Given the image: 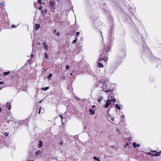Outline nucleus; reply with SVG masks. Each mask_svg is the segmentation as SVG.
I'll return each mask as SVG.
<instances>
[{
    "label": "nucleus",
    "instance_id": "17",
    "mask_svg": "<svg viewBox=\"0 0 161 161\" xmlns=\"http://www.w3.org/2000/svg\"><path fill=\"white\" fill-rule=\"evenodd\" d=\"M59 117L61 119V121H62V124L63 125H64V122H63V116H62V115L61 114H60L59 115Z\"/></svg>",
    "mask_w": 161,
    "mask_h": 161
},
{
    "label": "nucleus",
    "instance_id": "26",
    "mask_svg": "<svg viewBox=\"0 0 161 161\" xmlns=\"http://www.w3.org/2000/svg\"><path fill=\"white\" fill-rule=\"evenodd\" d=\"M4 135L6 136H7L8 135V133H7L6 132H5L3 134Z\"/></svg>",
    "mask_w": 161,
    "mask_h": 161
},
{
    "label": "nucleus",
    "instance_id": "2",
    "mask_svg": "<svg viewBox=\"0 0 161 161\" xmlns=\"http://www.w3.org/2000/svg\"><path fill=\"white\" fill-rule=\"evenodd\" d=\"M161 153V151L158 152H157L156 151L152 150L150 153L149 154L153 156H160Z\"/></svg>",
    "mask_w": 161,
    "mask_h": 161
},
{
    "label": "nucleus",
    "instance_id": "18",
    "mask_svg": "<svg viewBox=\"0 0 161 161\" xmlns=\"http://www.w3.org/2000/svg\"><path fill=\"white\" fill-rule=\"evenodd\" d=\"M52 73H50L49 74V75L47 76V78L49 79V80H50L51 79V77L52 76Z\"/></svg>",
    "mask_w": 161,
    "mask_h": 161
},
{
    "label": "nucleus",
    "instance_id": "20",
    "mask_svg": "<svg viewBox=\"0 0 161 161\" xmlns=\"http://www.w3.org/2000/svg\"><path fill=\"white\" fill-rule=\"evenodd\" d=\"M44 57H45V58L48 59V55H47V53H44Z\"/></svg>",
    "mask_w": 161,
    "mask_h": 161
},
{
    "label": "nucleus",
    "instance_id": "36",
    "mask_svg": "<svg viewBox=\"0 0 161 161\" xmlns=\"http://www.w3.org/2000/svg\"><path fill=\"white\" fill-rule=\"evenodd\" d=\"M97 161H100V160L99 159Z\"/></svg>",
    "mask_w": 161,
    "mask_h": 161
},
{
    "label": "nucleus",
    "instance_id": "37",
    "mask_svg": "<svg viewBox=\"0 0 161 161\" xmlns=\"http://www.w3.org/2000/svg\"><path fill=\"white\" fill-rule=\"evenodd\" d=\"M126 145H128V143H126Z\"/></svg>",
    "mask_w": 161,
    "mask_h": 161
},
{
    "label": "nucleus",
    "instance_id": "7",
    "mask_svg": "<svg viewBox=\"0 0 161 161\" xmlns=\"http://www.w3.org/2000/svg\"><path fill=\"white\" fill-rule=\"evenodd\" d=\"M6 106L8 108V109L10 110L11 107V104L10 103L8 102L6 104Z\"/></svg>",
    "mask_w": 161,
    "mask_h": 161
},
{
    "label": "nucleus",
    "instance_id": "25",
    "mask_svg": "<svg viewBox=\"0 0 161 161\" xmlns=\"http://www.w3.org/2000/svg\"><path fill=\"white\" fill-rule=\"evenodd\" d=\"M38 2L40 5L42 3L41 0H38Z\"/></svg>",
    "mask_w": 161,
    "mask_h": 161
},
{
    "label": "nucleus",
    "instance_id": "31",
    "mask_svg": "<svg viewBox=\"0 0 161 161\" xmlns=\"http://www.w3.org/2000/svg\"><path fill=\"white\" fill-rule=\"evenodd\" d=\"M38 9L39 10H41L42 9L41 6L40 5V7L38 8Z\"/></svg>",
    "mask_w": 161,
    "mask_h": 161
},
{
    "label": "nucleus",
    "instance_id": "35",
    "mask_svg": "<svg viewBox=\"0 0 161 161\" xmlns=\"http://www.w3.org/2000/svg\"><path fill=\"white\" fill-rule=\"evenodd\" d=\"M54 31V32H56V30H55Z\"/></svg>",
    "mask_w": 161,
    "mask_h": 161
},
{
    "label": "nucleus",
    "instance_id": "15",
    "mask_svg": "<svg viewBox=\"0 0 161 161\" xmlns=\"http://www.w3.org/2000/svg\"><path fill=\"white\" fill-rule=\"evenodd\" d=\"M49 89V86H47L45 87H42V90L43 91H46L47 90Z\"/></svg>",
    "mask_w": 161,
    "mask_h": 161
},
{
    "label": "nucleus",
    "instance_id": "21",
    "mask_svg": "<svg viewBox=\"0 0 161 161\" xmlns=\"http://www.w3.org/2000/svg\"><path fill=\"white\" fill-rule=\"evenodd\" d=\"M65 68H66V69L67 70H68L70 68V66L69 65H66L65 66Z\"/></svg>",
    "mask_w": 161,
    "mask_h": 161
},
{
    "label": "nucleus",
    "instance_id": "5",
    "mask_svg": "<svg viewBox=\"0 0 161 161\" xmlns=\"http://www.w3.org/2000/svg\"><path fill=\"white\" fill-rule=\"evenodd\" d=\"M110 103L111 100L109 99L107 100L105 105V107L106 108H107L110 105Z\"/></svg>",
    "mask_w": 161,
    "mask_h": 161
},
{
    "label": "nucleus",
    "instance_id": "16",
    "mask_svg": "<svg viewBox=\"0 0 161 161\" xmlns=\"http://www.w3.org/2000/svg\"><path fill=\"white\" fill-rule=\"evenodd\" d=\"M115 108L118 109H119V110H120L121 109V108L120 107V106H119V105L118 104H116L115 105Z\"/></svg>",
    "mask_w": 161,
    "mask_h": 161
},
{
    "label": "nucleus",
    "instance_id": "4",
    "mask_svg": "<svg viewBox=\"0 0 161 161\" xmlns=\"http://www.w3.org/2000/svg\"><path fill=\"white\" fill-rule=\"evenodd\" d=\"M102 87L103 88V91L107 93H108V92H110L111 91L110 89H108V88H107V86H106L105 84L102 85Z\"/></svg>",
    "mask_w": 161,
    "mask_h": 161
},
{
    "label": "nucleus",
    "instance_id": "10",
    "mask_svg": "<svg viewBox=\"0 0 161 161\" xmlns=\"http://www.w3.org/2000/svg\"><path fill=\"white\" fill-rule=\"evenodd\" d=\"M43 44L44 46V48L46 50H48V46L46 44V42H45L44 43H43Z\"/></svg>",
    "mask_w": 161,
    "mask_h": 161
},
{
    "label": "nucleus",
    "instance_id": "29",
    "mask_svg": "<svg viewBox=\"0 0 161 161\" xmlns=\"http://www.w3.org/2000/svg\"><path fill=\"white\" fill-rule=\"evenodd\" d=\"M57 35L58 36H60V34L59 32H57Z\"/></svg>",
    "mask_w": 161,
    "mask_h": 161
},
{
    "label": "nucleus",
    "instance_id": "12",
    "mask_svg": "<svg viewBox=\"0 0 161 161\" xmlns=\"http://www.w3.org/2000/svg\"><path fill=\"white\" fill-rule=\"evenodd\" d=\"M39 143L38 145L39 146V147L40 148H41L42 146L43 143H42V142L41 140H40L39 141Z\"/></svg>",
    "mask_w": 161,
    "mask_h": 161
},
{
    "label": "nucleus",
    "instance_id": "3",
    "mask_svg": "<svg viewBox=\"0 0 161 161\" xmlns=\"http://www.w3.org/2000/svg\"><path fill=\"white\" fill-rule=\"evenodd\" d=\"M56 3L54 1H49V5L51 9H55Z\"/></svg>",
    "mask_w": 161,
    "mask_h": 161
},
{
    "label": "nucleus",
    "instance_id": "9",
    "mask_svg": "<svg viewBox=\"0 0 161 161\" xmlns=\"http://www.w3.org/2000/svg\"><path fill=\"white\" fill-rule=\"evenodd\" d=\"M99 82L100 83H101L102 84V85L105 84V81L104 79H101L99 80Z\"/></svg>",
    "mask_w": 161,
    "mask_h": 161
},
{
    "label": "nucleus",
    "instance_id": "30",
    "mask_svg": "<svg viewBox=\"0 0 161 161\" xmlns=\"http://www.w3.org/2000/svg\"><path fill=\"white\" fill-rule=\"evenodd\" d=\"M41 108V107H40V108L39 110V111H38V113L39 114H40V113Z\"/></svg>",
    "mask_w": 161,
    "mask_h": 161
},
{
    "label": "nucleus",
    "instance_id": "13",
    "mask_svg": "<svg viewBox=\"0 0 161 161\" xmlns=\"http://www.w3.org/2000/svg\"><path fill=\"white\" fill-rule=\"evenodd\" d=\"M103 97L100 96L99 97H98V102L100 103L102 100L103 99Z\"/></svg>",
    "mask_w": 161,
    "mask_h": 161
},
{
    "label": "nucleus",
    "instance_id": "23",
    "mask_svg": "<svg viewBox=\"0 0 161 161\" xmlns=\"http://www.w3.org/2000/svg\"><path fill=\"white\" fill-rule=\"evenodd\" d=\"M93 159L97 161L99 159V158H97L96 157H93Z\"/></svg>",
    "mask_w": 161,
    "mask_h": 161
},
{
    "label": "nucleus",
    "instance_id": "24",
    "mask_svg": "<svg viewBox=\"0 0 161 161\" xmlns=\"http://www.w3.org/2000/svg\"><path fill=\"white\" fill-rule=\"evenodd\" d=\"M111 101L112 102H116V99L114 98L111 99Z\"/></svg>",
    "mask_w": 161,
    "mask_h": 161
},
{
    "label": "nucleus",
    "instance_id": "19",
    "mask_svg": "<svg viewBox=\"0 0 161 161\" xmlns=\"http://www.w3.org/2000/svg\"><path fill=\"white\" fill-rule=\"evenodd\" d=\"M42 153L41 151L40 150L37 151L36 152V155H38L39 154H41Z\"/></svg>",
    "mask_w": 161,
    "mask_h": 161
},
{
    "label": "nucleus",
    "instance_id": "27",
    "mask_svg": "<svg viewBox=\"0 0 161 161\" xmlns=\"http://www.w3.org/2000/svg\"><path fill=\"white\" fill-rule=\"evenodd\" d=\"M80 32H77L76 33V36H79V35L80 34Z\"/></svg>",
    "mask_w": 161,
    "mask_h": 161
},
{
    "label": "nucleus",
    "instance_id": "6",
    "mask_svg": "<svg viewBox=\"0 0 161 161\" xmlns=\"http://www.w3.org/2000/svg\"><path fill=\"white\" fill-rule=\"evenodd\" d=\"M95 110H94L92 108H90L89 109V112L90 115H93L95 114Z\"/></svg>",
    "mask_w": 161,
    "mask_h": 161
},
{
    "label": "nucleus",
    "instance_id": "28",
    "mask_svg": "<svg viewBox=\"0 0 161 161\" xmlns=\"http://www.w3.org/2000/svg\"><path fill=\"white\" fill-rule=\"evenodd\" d=\"M95 107V105H92V107H91V108H92V109H94V108Z\"/></svg>",
    "mask_w": 161,
    "mask_h": 161
},
{
    "label": "nucleus",
    "instance_id": "11",
    "mask_svg": "<svg viewBox=\"0 0 161 161\" xmlns=\"http://www.w3.org/2000/svg\"><path fill=\"white\" fill-rule=\"evenodd\" d=\"M9 74H10L9 71H8V72H4L3 73V76L5 77V76H6L7 75Z\"/></svg>",
    "mask_w": 161,
    "mask_h": 161
},
{
    "label": "nucleus",
    "instance_id": "1",
    "mask_svg": "<svg viewBox=\"0 0 161 161\" xmlns=\"http://www.w3.org/2000/svg\"><path fill=\"white\" fill-rule=\"evenodd\" d=\"M111 47L109 46H104L101 53L100 54V57L98 59L97 66L99 68H103V65L100 62L103 60L107 62L108 59V53L111 50Z\"/></svg>",
    "mask_w": 161,
    "mask_h": 161
},
{
    "label": "nucleus",
    "instance_id": "32",
    "mask_svg": "<svg viewBox=\"0 0 161 161\" xmlns=\"http://www.w3.org/2000/svg\"><path fill=\"white\" fill-rule=\"evenodd\" d=\"M4 84V82L3 81H0V85Z\"/></svg>",
    "mask_w": 161,
    "mask_h": 161
},
{
    "label": "nucleus",
    "instance_id": "14",
    "mask_svg": "<svg viewBox=\"0 0 161 161\" xmlns=\"http://www.w3.org/2000/svg\"><path fill=\"white\" fill-rule=\"evenodd\" d=\"M40 27V25L39 24H35V29L37 30Z\"/></svg>",
    "mask_w": 161,
    "mask_h": 161
},
{
    "label": "nucleus",
    "instance_id": "22",
    "mask_svg": "<svg viewBox=\"0 0 161 161\" xmlns=\"http://www.w3.org/2000/svg\"><path fill=\"white\" fill-rule=\"evenodd\" d=\"M77 37H76L75 40H74L73 41V43H76L77 42Z\"/></svg>",
    "mask_w": 161,
    "mask_h": 161
},
{
    "label": "nucleus",
    "instance_id": "38",
    "mask_svg": "<svg viewBox=\"0 0 161 161\" xmlns=\"http://www.w3.org/2000/svg\"><path fill=\"white\" fill-rule=\"evenodd\" d=\"M41 102H42V101H41L40 102V103H41Z\"/></svg>",
    "mask_w": 161,
    "mask_h": 161
},
{
    "label": "nucleus",
    "instance_id": "8",
    "mask_svg": "<svg viewBox=\"0 0 161 161\" xmlns=\"http://www.w3.org/2000/svg\"><path fill=\"white\" fill-rule=\"evenodd\" d=\"M133 147L134 148L137 147H139L140 146V145L139 144H136V143L134 142L133 143Z\"/></svg>",
    "mask_w": 161,
    "mask_h": 161
},
{
    "label": "nucleus",
    "instance_id": "34",
    "mask_svg": "<svg viewBox=\"0 0 161 161\" xmlns=\"http://www.w3.org/2000/svg\"><path fill=\"white\" fill-rule=\"evenodd\" d=\"M63 142H61V143H60L61 145H62L63 144Z\"/></svg>",
    "mask_w": 161,
    "mask_h": 161
},
{
    "label": "nucleus",
    "instance_id": "33",
    "mask_svg": "<svg viewBox=\"0 0 161 161\" xmlns=\"http://www.w3.org/2000/svg\"><path fill=\"white\" fill-rule=\"evenodd\" d=\"M1 111H2V109H1V108H0V112H1Z\"/></svg>",
    "mask_w": 161,
    "mask_h": 161
}]
</instances>
